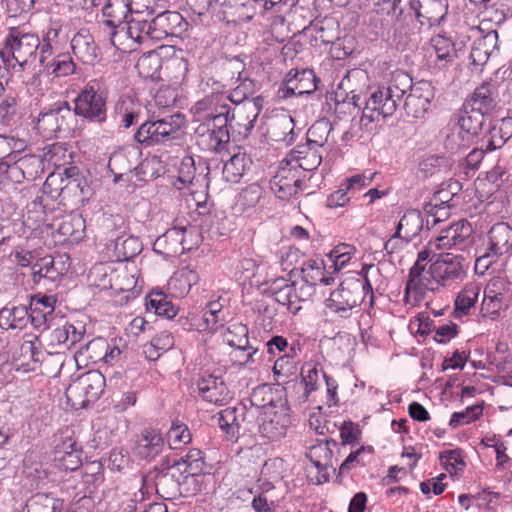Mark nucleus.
Wrapping results in <instances>:
<instances>
[{
  "instance_id": "nucleus-1",
  "label": "nucleus",
  "mask_w": 512,
  "mask_h": 512,
  "mask_svg": "<svg viewBox=\"0 0 512 512\" xmlns=\"http://www.w3.org/2000/svg\"><path fill=\"white\" fill-rule=\"evenodd\" d=\"M379 269L373 264H365L359 275L363 278H348L340 283L337 289L331 292L327 300V307L342 318H349L351 311L359 306L367 294L371 295L370 304H373V289L368 278V272Z\"/></svg>"
},
{
  "instance_id": "nucleus-2",
  "label": "nucleus",
  "mask_w": 512,
  "mask_h": 512,
  "mask_svg": "<svg viewBox=\"0 0 512 512\" xmlns=\"http://www.w3.org/2000/svg\"><path fill=\"white\" fill-rule=\"evenodd\" d=\"M39 47L40 39L36 34L23 32L19 27H11L0 55L4 63L10 65L11 60H14L19 71H24L29 59H35Z\"/></svg>"
},
{
  "instance_id": "nucleus-3",
  "label": "nucleus",
  "mask_w": 512,
  "mask_h": 512,
  "mask_svg": "<svg viewBox=\"0 0 512 512\" xmlns=\"http://www.w3.org/2000/svg\"><path fill=\"white\" fill-rule=\"evenodd\" d=\"M184 125V117L174 114L156 121H144L134 134L136 142L153 146L166 144L180 138V129Z\"/></svg>"
},
{
  "instance_id": "nucleus-4",
  "label": "nucleus",
  "mask_w": 512,
  "mask_h": 512,
  "mask_svg": "<svg viewBox=\"0 0 512 512\" xmlns=\"http://www.w3.org/2000/svg\"><path fill=\"white\" fill-rule=\"evenodd\" d=\"M107 90L96 80L90 81L74 100V115L89 121L104 123L107 120Z\"/></svg>"
},
{
  "instance_id": "nucleus-5",
  "label": "nucleus",
  "mask_w": 512,
  "mask_h": 512,
  "mask_svg": "<svg viewBox=\"0 0 512 512\" xmlns=\"http://www.w3.org/2000/svg\"><path fill=\"white\" fill-rule=\"evenodd\" d=\"M412 0H378L375 11L389 26V34L396 40L407 34L411 19Z\"/></svg>"
},
{
  "instance_id": "nucleus-6",
  "label": "nucleus",
  "mask_w": 512,
  "mask_h": 512,
  "mask_svg": "<svg viewBox=\"0 0 512 512\" xmlns=\"http://www.w3.org/2000/svg\"><path fill=\"white\" fill-rule=\"evenodd\" d=\"M404 94L405 90L395 83H390L386 87H379L366 100L363 116L369 118L370 121L374 120V113L384 118L392 116Z\"/></svg>"
},
{
  "instance_id": "nucleus-7",
  "label": "nucleus",
  "mask_w": 512,
  "mask_h": 512,
  "mask_svg": "<svg viewBox=\"0 0 512 512\" xmlns=\"http://www.w3.org/2000/svg\"><path fill=\"white\" fill-rule=\"evenodd\" d=\"M257 420L261 436L271 441H278L285 437L291 425L290 409L286 401L280 400L278 405L268 407V410L259 415Z\"/></svg>"
},
{
  "instance_id": "nucleus-8",
  "label": "nucleus",
  "mask_w": 512,
  "mask_h": 512,
  "mask_svg": "<svg viewBox=\"0 0 512 512\" xmlns=\"http://www.w3.org/2000/svg\"><path fill=\"white\" fill-rule=\"evenodd\" d=\"M74 113L67 101L55 103L48 111L41 112L37 119V130L46 137L60 131L71 130Z\"/></svg>"
},
{
  "instance_id": "nucleus-9",
  "label": "nucleus",
  "mask_w": 512,
  "mask_h": 512,
  "mask_svg": "<svg viewBox=\"0 0 512 512\" xmlns=\"http://www.w3.org/2000/svg\"><path fill=\"white\" fill-rule=\"evenodd\" d=\"M142 20L131 18L119 26L111 28V44L123 53H131L146 40Z\"/></svg>"
},
{
  "instance_id": "nucleus-10",
  "label": "nucleus",
  "mask_w": 512,
  "mask_h": 512,
  "mask_svg": "<svg viewBox=\"0 0 512 512\" xmlns=\"http://www.w3.org/2000/svg\"><path fill=\"white\" fill-rule=\"evenodd\" d=\"M145 37L160 41L168 36H174L181 32L184 19L179 12L165 11L155 16L150 21L142 20Z\"/></svg>"
},
{
  "instance_id": "nucleus-11",
  "label": "nucleus",
  "mask_w": 512,
  "mask_h": 512,
  "mask_svg": "<svg viewBox=\"0 0 512 512\" xmlns=\"http://www.w3.org/2000/svg\"><path fill=\"white\" fill-rule=\"evenodd\" d=\"M448 12L447 0H412L411 19L420 27L432 28L445 21Z\"/></svg>"
},
{
  "instance_id": "nucleus-12",
  "label": "nucleus",
  "mask_w": 512,
  "mask_h": 512,
  "mask_svg": "<svg viewBox=\"0 0 512 512\" xmlns=\"http://www.w3.org/2000/svg\"><path fill=\"white\" fill-rule=\"evenodd\" d=\"M262 101L261 97H256L230 110V128L233 134L236 133L241 138L250 135L262 108Z\"/></svg>"
},
{
  "instance_id": "nucleus-13",
  "label": "nucleus",
  "mask_w": 512,
  "mask_h": 512,
  "mask_svg": "<svg viewBox=\"0 0 512 512\" xmlns=\"http://www.w3.org/2000/svg\"><path fill=\"white\" fill-rule=\"evenodd\" d=\"M410 92L404 101V110L407 116L414 119H423L434 99V87L429 81H419L410 85Z\"/></svg>"
},
{
  "instance_id": "nucleus-14",
  "label": "nucleus",
  "mask_w": 512,
  "mask_h": 512,
  "mask_svg": "<svg viewBox=\"0 0 512 512\" xmlns=\"http://www.w3.org/2000/svg\"><path fill=\"white\" fill-rule=\"evenodd\" d=\"M154 483L157 494L165 500H176L180 497L196 494L199 489L197 485L193 489L185 488V475L179 476V471L156 473Z\"/></svg>"
},
{
  "instance_id": "nucleus-15",
  "label": "nucleus",
  "mask_w": 512,
  "mask_h": 512,
  "mask_svg": "<svg viewBox=\"0 0 512 512\" xmlns=\"http://www.w3.org/2000/svg\"><path fill=\"white\" fill-rule=\"evenodd\" d=\"M195 229L172 228L158 237L154 243V250L165 256H173L190 251L193 248L191 238Z\"/></svg>"
},
{
  "instance_id": "nucleus-16",
  "label": "nucleus",
  "mask_w": 512,
  "mask_h": 512,
  "mask_svg": "<svg viewBox=\"0 0 512 512\" xmlns=\"http://www.w3.org/2000/svg\"><path fill=\"white\" fill-rule=\"evenodd\" d=\"M46 356L48 354L41 349V344L37 338L34 340H24L14 351L12 364L16 370L23 372L37 371Z\"/></svg>"
},
{
  "instance_id": "nucleus-17",
  "label": "nucleus",
  "mask_w": 512,
  "mask_h": 512,
  "mask_svg": "<svg viewBox=\"0 0 512 512\" xmlns=\"http://www.w3.org/2000/svg\"><path fill=\"white\" fill-rule=\"evenodd\" d=\"M56 297L37 293L30 297L28 315L29 322L38 330L49 329L55 312Z\"/></svg>"
},
{
  "instance_id": "nucleus-18",
  "label": "nucleus",
  "mask_w": 512,
  "mask_h": 512,
  "mask_svg": "<svg viewBox=\"0 0 512 512\" xmlns=\"http://www.w3.org/2000/svg\"><path fill=\"white\" fill-rule=\"evenodd\" d=\"M319 81L311 69H291L286 75L284 86L279 91L284 98L311 94L317 89Z\"/></svg>"
},
{
  "instance_id": "nucleus-19",
  "label": "nucleus",
  "mask_w": 512,
  "mask_h": 512,
  "mask_svg": "<svg viewBox=\"0 0 512 512\" xmlns=\"http://www.w3.org/2000/svg\"><path fill=\"white\" fill-rule=\"evenodd\" d=\"M301 183L299 170L287 163L270 180V188L279 199L289 200L298 193Z\"/></svg>"
},
{
  "instance_id": "nucleus-20",
  "label": "nucleus",
  "mask_w": 512,
  "mask_h": 512,
  "mask_svg": "<svg viewBox=\"0 0 512 512\" xmlns=\"http://www.w3.org/2000/svg\"><path fill=\"white\" fill-rule=\"evenodd\" d=\"M473 242V228L467 220H460L436 238V247L439 249L456 247L463 250Z\"/></svg>"
},
{
  "instance_id": "nucleus-21",
  "label": "nucleus",
  "mask_w": 512,
  "mask_h": 512,
  "mask_svg": "<svg viewBox=\"0 0 512 512\" xmlns=\"http://www.w3.org/2000/svg\"><path fill=\"white\" fill-rule=\"evenodd\" d=\"M338 443L335 440H326L312 446L307 453V457L318 470L316 484H322L329 480L328 467L334 468L332 463L333 452L331 446L336 447Z\"/></svg>"
},
{
  "instance_id": "nucleus-22",
  "label": "nucleus",
  "mask_w": 512,
  "mask_h": 512,
  "mask_svg": "<svg viewBox=\"0 0 512 512\" xmlns=\"http://www.w3.org/2000/svg\"><path fill=\"white\" fill-rule=\"evenodd\" d=\"M113 115L120 127L128 129L139 123L143 107L134 97L121 95L114 105Z\"/></svg>"
},
{
  "instance_id": "nucleus-23",
  "label": "nucleus",
  "mask_w": 512,
  "mask_h": 512,
  "mask_svg": "<svg viewBox=\"0 0 512 512\" xmlns=\"http://www.w3.org/2000/svg\"><path fill=\"white\" fill-rule=\"evenodd\" d=\"M53 454L55 465L62 470L74 471L82 464V449L70 437L58 443Z\"/></svg>"
},
{
  "instance_id": "nucleus-24",
  "label": "nucleus",
  "mask_w": 512,
  "mask_h": 512,
  "mask_svg": "<svg viewBox=\"0 0 512 512\" xmlns=\"http://www.w3.org/2000/svg\"><path fill=\"white\" fill-rule=\"evenodd\" d=\"M66 270L65 263L61 258L57 260L52 255L38 256L32 266V278L36 284H40L42 280L55 282L64 275Z\"/></svg>"
},
{
  "instance_id": "nucleus-25",
  "label": "nucleus",
  "mask_w": 512,
  "mask_h": 512,
  "mask_svg": "<svg viewBox=\"0 0 512 512\" xmlns=\"http://www.w3.org/2000/svg\"><path fill=\"white\" fill-rule=\"evenodd\" d=\"M498 52V32L490 30L474 41L470 52L471 64L481 69Z\"/></svg>"
},
{
  "instance_id": "nucleus-26",
  "label": "nucleus",
  "mask_w": 512,
  "mask_h": 512,
  "mask_svg": "<svg viewBox=\"0 0 512 512\" xmlns=\"http://www.w3.org/2000/svg\"><path fill=\"white\" fill-rule=\"evenodd\" d=\"M199 395L207 402L222 405L228 398V388L221 377L203 375L197 382Z\"/></svg>"
},
{
  "instance_id": "nucleus-27",
  "label": "nucleus",
  "mask_w": 512,
  "mask_h": 512,
  "mask_svg": "<svg viewBox=\"0 0 512 512\" xmlns=\"http://www.w3.org/2000/svg\"><path fill=\"white\" fill-rule=\"evenodd\" d=\"M230 119V106L223 104L206 113L203 116V124H210V129L216 131V136L219 138L218 143H228L230 133H232Z\"/></svg>"
},
{
  "instance_id": "nucleus-28",
  "label": "nucleus",
  "mask_w": 512,
  "mask_h": 512,
  "mask_svg": "<svg viewBox=\"0 0 512 512\" xmlns=\"http://www.w3.org/2000/svg\"><path fill=\"white\" fill-rule=\"evenodd\" d=\"M165 447L161 433L155 429H145L136 441L135 453L144 460H153Z\"/></svg>"
},
{
  "instance_id": "nucleus-29",
  "label": "nucleus",
  "mask_w": 512,
  "mask_h": 512,
  "mask_svg": "<svg viewBox=\"0 0 512 512\" xmlns=\"http://www.w3.org/2000/svg\"><path fill=\"white\" fill-rule=\"evenodd\" d=\"M141 151L136 147L122 148L113 152L109 158L108 169H114L139 176Z\"/></svg>"
},
{
  "instance_id": "nucleus-30",
  "label": "nucleus",
  "mask_w": 512,
  "mask_h": 512,
  "mask_svg": "<svg viewBox=\"0 0 512 512\" xmlns=\"http://www.w3.org/2000/svg\"><path fill=\"white\" fill-rule=\"evenodd\" d=\"M488 247L493 256H501L512 249V228L504 222L496 223L488 232Z\"/></svg>"
},
{
  "instance_id": "nucleus-31",
  "label": "nucleus",
  "mask_w": 512,
  "mask_h": 512,
  "mask_svg": "<svg viewBox=\"0 0 512 512\" xmlns=\"http://www.w3.org/2000/svg\"><path fill=\"white\" fill-rule=\"evenodd\" d=\"M174 465H178L179 476L185 474V483L196 484V476H199L204 469L203 453L199 449H190L186 455L173 460Z\"/></svg>"
},
{
  "instance_id": "nucleus-32",
  "label": "nucleus",
  "mask_w": 512,
  "mask_h": 512,
  "mask_svg": "<svg viewBox=\"0 0 512 512\" xmlns=\"http://www.w3.org/2000/svg\"><path fill=\"white\" fill-rule=\"evenodd\" d=\"M294 128V119L290 115L281 114L271 119L268 135L271 140L289 146L295 141Z\"/></svg>"
},
{
  "instance_id": "nucleus-33",
  "label": "nucleus",
  "mask_w": 512,
  "mask_h": 512,
  "mask_svg": "<svg viewBox=\"0 0 512 512\" xmlns=\"http://www.w3.org/2000/svg\"><path fill=\"white\" fill-rule=\"evenodd\" d=\"M487 114L463 104L458 124L462 132L467 134V141H472L474 137H478L485 125Z\"/></svg>"
},
{
  "instance_id": "nucleus-34",
  "label": "nucleus",
  "mask_w": 512,
  "mask_h": 512,
  "mask_svg": "<svg viewBox=\"0 0 512 512\" xmlns=\"http://www.w3.org/2000/svg\"><path fill=\"white\" fill-rule=\"evenodd\" d=\"M29 323L28 307L25 305H6L0 309V328L3 330H22Z\"/></svg>"
},
{
  "instance_id": "nucleus-35",
  "label": "nucleus",
  "mask_w": 512,
  "mask_h": 512,
  "mask_svg": "<svg viewBox=\"0 0 512 512\" xmlns=\"http://www.w3.org/2000/svg\"><path fill=\"white\" fill-rule=\"evenodd\" d=\"M72 52L84 64H93L97 58V47L93 36L87 31H81L71 40Z\"/></svg>"
},
{
  "instance_id": "nucleus-36",
  "label": "nucleus",
  "mask_w": 512,
  "mask_h": 512,
  "mask_svg": "<svg viewBox=\"0 0 512 512\" xmlns=\"http://www.w3.org/2000/svg\"><path fill=\"white\" fill-rule=\"evenodd\" d=\"M163 63L164 59L160 54L157 51L152 50L142 54L135 67L142 78L158 82L162 77Z\"/></svg>"
},
{
  "instance_id": "nucleus-37",
  "label": "nucleus",
  "mask_w": 512,
  "mask_h": 512,
  "mask_svg": "<svg viewBox=\"0 0 512 512\" xmlns=\"http://www.w3.org/2000/svg\"><path fill=\"white\" fill-rule=\"evenodd\" d=\"M280 400L273 399V392L267 385L258 386L252 390L248 398L249 410L246 415L258 418L265 410H268V407L278 405Z\"/></svg>"
},
{
  "instance_id": "nucleus-38",
  "label": "nucleus",
  "mask_w": 512,
  "mask_h": 512,
  "mask_svg": "<svg viewBox=\"0 0 512 512\" xmlns=\"http://www.w3.org/2000/svg\"><path fill=\"white\" fill-rule=\"evenodd\" d=\"M56 231L63 238V241H79L85 231V220L80 213H70L62 217Z\"/></svg>"
},
{
  "instance_id": "nucleus-39",
  "label": "nucleus",
  "mask_w": 512,
  "mask_h": 512,
  "mask_svg": "<svg viewBox=\"0 0 512 512\" xmlns=\"http://www.w3.org/2000/svg\"><path fill=\"white\" fill-rule=\"evenodd\" d=\"M512 137V119H501L498 125L489 126L482 141L485 142V150L492 151L501 148Z\"/></svg>"
},
{
  "instance_id": "nucleus-40",
  "label": "nucleus",
  "mask_w": 512,
  "mask_h": 512,
  "mask_svg": "<svg viewBox=\"0 0 512 512\" xmlns=\"http://www.w3.org/2000/svg\"><path fill=\"white\" fill-rule=\"evenodd\" d=\"M130 3L127 0H107L103 4L102 12L106 18L103 23L109 28H114L125 23L131 12Z\"/></svg>"
},
{
  "instance_id": "nucleus-41",
  "label": "nucleus",
  "mask_w": 512,
  "mask_h": 512,
  "mask_svg": "<svg viewBox=\"0 0 512 512\" xmlns=\"http://www.w3.org/2000/svg\"><path fill=\"white\" fill-rule=\"evenodd\" d=\"M188 73V61L181 55L174 54L164 59L160 81L172 84L181 83Z\"/></svg>"
},
{
  "instance_id": "nucleus-42",
  "label": "nucleus",
  "mask_w": 512,
  "mask_h": 512,
  "mask_svg": "<svg viewBox=\"0 0 512 512\" xmlns=\"http://www.w3.org/2000/svg\"><path fill=\"white\" fill-rule=\"evenodd\" d=\"M460 259V256L445 254L434 262V273L440 281L459 279L464 274Z\"/></svg>"
},
{
  "instance_id": "nucleus-43",
  "label": "nucleus",
  "mask_w": 512,
  "mask_h": 512,
  "mask_svg": "<svg viewBox=\"0 0 512 512\" xmlns=\"http://www.w3.org/2000/svg\"><path fill=\"white\" fill-rule=\"evenodd\" d=\"M430 44L436 54L437 61L442 67L452 64L458 57L456 44L451 37L437 34L430 39Z\"/></svg>"
},
{
  "instance_id": "nucleus-44",
  "label": "nucleus",
  "mask_w": 512,
  "mask_h": 512,
  "mask_svg": "<svg viewBox=\"0 0 512 512\" xmlns=\"http://www.w3.org/2000/svg\"><path fill=\"white\" fill-rule=\"evenodd\" d=\"M292 160H295L298 167L305 171L316 169L322 162V155L318 148L308 144L298 145L292 152Z\"/></svg>"
},
{
  "instance_id": "nucleus-45",
  "label": "nucleus",
  "mask_w": 512,
  "mask_h": 512,
  "mask_svg": "<svg viewBox=\"0 0 512 512\" xmlns=\"http://www.w3.org/2000/svg\"><path fill=\"white\" fill-rule=\"evenodd\" d=\"M78 378L90 401H96L104 391V375L98 370H90L81 374Z\"/></svg>"
},
{
  "instance_id": "nucleus-46",
  "label": "nucleus",
  "mask_w": 512,
  "mask_h": 512,
  "mask_svg": "<svg viewBox=\"0 0 512 512\" xmlns=\"http://www.w3.org/2000/svg\"><path fill=\"white\" fill-rule=\"evenodd\" d=\"M464 104L468 108H474L488 115L495 106L490 85L488 83H484L477 87L471 98Z\"/></svg>"
},
{
  "instance_id": "nucleus-47",
  "label": "nucleus",
  "mask_w": 512,
  "mask_h": 512,
  "mask_svg": "<svg viewBox=\"0 0 512 512\" xmlns=\"http://www.w3.org/2000/svg\"><path fill=\"white\" fill-rule=\"evenodd\" d=\"M146 306L148 310H154L155 314L167 319L174 318L178 313V308L162 292L151 293Z\"/></svg>"
},
{
  "instance_id": "nucleus-48",
  "label": "nucleus",
  "mask_w": 512,
  "mask_h": 512,
  "mask_svg": "<svg viewBox=\"0 0 512 512\" xmlns=\"http://www.w3.org/2000/svg\"><path fill=\"white\" fill-rule=\"evenodd\" d=\"M142 250V243L137 237L129 236L125 239L118 237L115 240L114 252L117 261H128L137 256Z\"/></svg>"
},
{
  "instance_id": "nucleus-49",
  "label": "nucleus",
  "mask_w": 512,
  "mask_h": 512,
  "mask_svg": "<svg viewBox=\"0 0 512 512\" xmlns=\"http://www.w3.org/2000/svg\"><path fill=\"white\" fill-rule=\"evenodd\" d=\"M423 218L418 210L407 211L399 221V228H404L403 239L406 242L411 241L419 235L423 229Z\"/></svg>"
},
{
  "instance_id": "nucleus-50",
  "label": "nucleus",
  "mask_w": 512,
  "mask_h": 512,
  "mask_svg": "<svg viewBox=\"0 0 512 512\" xmlns=\"http://www.w3.org/2000/svg\"><path fill=\"white\" fill-rule=\"evenodd\" d=\"M225 342L238 350L250 349L248 339V328L242 323H235L230 325L224 333Z\"/></svg>"
},
{
  "instance_id": "nucleus-51",
  "label": "nucleus",
  "mask_w": 512,
  "mask_h": 512,
  "mask_svg": "<svg viewBox=\"0 0 512 512\" xmlns=\"http://www.w3.org/2000/svg\"><path fill=\"white\" fill-rule=\"evenodd\" d=\"M452 166L450 158L444 155H429L419 162V171L424 177L433 176L439 172H446Z\"/></svg>"
},
{
  "instance_id": "nucleus-52",
  "label": "nucleus",
  "mask_w": 512,
  "mask_h": 512,
  "mask_svg": "<svg viewBox=\"0 0 512 512\" xmlns=\"http://www.w3.org/2000/svg\"><path fill=\"white\" fill-rule=\"evenodd\" d=\"M61 502L47 494H36L25 505L24 512H59Z\"/></svg>"
},
{
  "instance_id": "nucleus-53",
  "label": "nucleus",
  "mask_w": 512,
  "mask_h": 512,
  "mask_svg": "<svg viewBox=\"0 0 512 512\" xmlns=\"http://www.w3.org/2000/svg\"><path fill=\"white\" fill-rule=\"evenodd\" d=\"M75 63L72 58L67 54H58L48 65H44L43 71L47 75H54L55 77H65L75 72Z\"/></svg>"
},
{
  "instance_id": "nucleus-54",
  "label": "nucleus",
  "mask_w": 512,
  "mask_h": 512,
  "mask_svg": "<svg viewBox=\"0 0 512 512\" xmlns=\"http://www.w3.org/2000/svg\"><path fill=\"white\" fill-rule=\"evenodd\" d=\"M331 130L332 126L328 120L321 119L316 121L307 131L306 144L318 149L323 147L328 140Z\"/></svg>"
},
{
  "instance_id": "nucleus-55",
  "label": "nucleus",
  "mask_w": 512,
  "mask_h": 512,
  "mask_svg": "<svg viewBox=\"0 0 512 512\" xmlns=\"http://www.w3.org/2000/svg\"><path fill=\"white\" fill-rule=\"evenodd\" d=\"M246 170V157L244 154H235L227 160L222 169L223 178L230 183L239 182Z\"/></svg>"
},
{
  "instance_id": "nucleus-56",
  "label": "nucleus",
  "mask_w": 512,
  "mask_h": 512,
  "mask_svg": "<svg viewBox=\"0 0 512 512\" xmlns=\"http://www.w3.org/2000/svg\"><path fill=\"white\" fill-rule=\"evenodd\" d=\"M17 161L28 181L37 179L44 171V160L41 155L26 154L18 158Z\"/></svg>"
},
{
  "instance_id": "nucleus-57",
  "label": "nucleus",
  "mask_w": 512,
  "mask_h": 512,
  "mask_svg": "<svg viewBox=\"0 0 512 512\" xmlns=\"http://www.w3.org/2000/svg\"><path fill=\"white\" fill-rule=\"evenodd\" d=\"M115 268L106 263H98L90 270L89 278L94 286L100 290H110L112 280L110 275L114 274Z\"/></svg>"
},
{
  "instance_id": "nucleus-58",
  "label": "nucleus",
  "mask_w": 512,
  "mask_h": 512,
  "mask_svg": "<svg viewBox=\"0 0 512 512\" xmlns=\"http://www.w3.org/2000/svg\"><path fill=\"white\" fill-rule=\"evenodd\" d=\"M65 397L73 409L84 408L91 402L78 377L66 388Z\"/></svg>"
},
{
  "instance_id": "nucleus-59",
  "label": "nucleus",
  "mask_w": 512,
  "mask_h": 512,
  "mask_svg": "<svg viewBox=\"0 0 512 512\" xmlns=\"http://www.w3.org/2000/svg\"><path fill=\"white\" fill-rule=\"evenodd\" d=\"M238 412L237 407H228L218 414V425L229 438H233L238 433Z\"/></svg>"
},
{
  "instance_id": "nucleus-60",
  "label": "nucleus",
  "mask_w": 512,
  "mask_h": 512,
  "mask_svg": "<svg viewBox=\"0 0 512 512\" xmlns=\"http://www.w3.org/2000/svg\"><path fill=\"white\" fill-rule=\"evenodd\" d=\"M195 135L198 144L208 151H217L224 144L218 143L219 138L216 136V131L210 129V124H200L195 130Z\"/></svg>"
},
{
  "instance_id": "nucleus-61",
  "label": "nucleus",
  "mask_w": 512,
  "mask_h": 512,
  "mask_svg": "<svg viewBox=\"0 0 512 512\" xmlns=\"http://www.w3.org/2000/svg\"><path fill=\"white\" fill-rule=\"evenodd\" d=\"M440 282L439 277L434 273V262L430 265L429 269H426L417 279H414L410 291L415 292L418 295H423L425 291H434L436 288L433 287V282Z\"/></svg>"
},
{
  "instance_id": "nucleus-62",
  "label": "nucleus",
  "mask_w": 512,
  "mask_h": 512,
  "mask_svg": "<svg viewBox=\"0 0 512 512\" xmlns=\"http://www.w3.org/2000/svg\"><path fill=\"white\" fill-rule=\"evenodd\" d=\"M275 301L286 306L287 309L296 314L300 310V306L296 305L297 295L295 294L294 283L285 284L274 292Z\"/></svg>"
},
{
  "instance_id": "nucleus-63",
  "label": "nucleus",
  "mask_w": 512,
  "mask_h": 512,
  "mask_svg": "<svg viewBox=\"0 0 512 512\" xmlns=\"http://www.w3.org/2000/svg\"><path fill=\"white\" fill-rule=\"evenodd\" d=\"M477 296L478 293L473 288H465L461 291L455 300L454 316L457 318L467 315L469 309L475 304Z\"/></svg>"
},
{
  "instance_id": "nucleus-64",
  "label": "nucleus",
  "mask_w": 512,
  "mask_h": 512,
  "mask_svg": "<svg viewBox=\"0 0 512 512\" xmlns=\"http://www.w3.org/2000/svg\"><path fill=\"white\" fill-rule=\"evenodd\" d=\"M263 189L260 185L253 183L242 189L238 195V204L243 209L255 207L262 197Z\"/></svg>"
}]
</instances>
